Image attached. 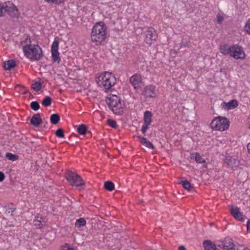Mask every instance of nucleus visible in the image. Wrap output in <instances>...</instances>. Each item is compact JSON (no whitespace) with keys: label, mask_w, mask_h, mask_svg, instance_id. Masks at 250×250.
<instances>
[{"label":"nucleus","mask_w":250,"mask_h":250,"mask_svg":"<svg viewBox=\"0 0 250 250\" xmlns=\"http://www.w3.org/2000/svg\"><path fill=\"white\" fill-rule=\"evenodd\" d=\"M107 26L103 21L96 23L93 27L91 33V40L96 45L104 44L106 38Z\"/></svg>","instance_id":"1"},{"label":"nucleus","mask_w":250,"mask_h":250,"mask_svg":"<svg viewBox=\"0 0 250 250\" xmlns=\"http://www.w3.org/2000/svg\"><path fill=\"white\" fill-rule=\"evenodd\" d=\"M30 43L29 39V44L23 47L24 55L31 61L40 60L43 56L42 48L38 44H31Z\"/></svg>","instance_id":"2"},{"label":"nucleus","mask_w":250,"mask_h":250,"mask_svg":"<svg viewBox=\"0 0 250 250\" xmlns=\"http://www.w3.org/2000/svg\"><path fill=\"white\" fill-rule=\"evenodd\" d=\"M106 103L116 115H121L123 114L124 104L117 95H111L106 98Z\"/></svg>","instance_id":"3"},{"label":"nucleus","mask_w":250,"mask_h":250,"mask_svg":"<svg viewBox=\"0 0 250 250\" xmlns=\"http://www.w3.org/2000/svg\"><path fill=\"white\" fill-rule=\"evenodd\" d=\"M97 82L100 87L107 91L115 84L116 78L111 72L106 71L98 77Z\"/></svg>","instance_id":"4"},{"label":"nucleus","mask_w":250,"mask_h":250,"mask_svg":"<svg viewBox=\"0 0 250 250\" xmlns=\"http://www.w3.org/2000/svg\"><path fill=\"white\" fill-rule=\"evenodd\" d=\"M210 126L216 130L225 131L229 128V121L226 117L218 116L212 121Z\"/></svg>","instance_id":"5"},{"label":"nucleus","mask_w":250,"mask_h":250,"mask_svg":"<svg viewBox=\"0 0 250 250\" xmlns=\"http://www.w3.org/2000/svg\"><path fill=\"white\" fill-rule=\"evenodd\" d=\"M65 177L71 185L78 187L79 189L84 188L85 183L77 173L71 171H68L66 173Z\"/></svg>","instance_id":"6"},{"label":"nucleus","mask_w":250,"mask_h":250,"mask_svg":"<svg viewBox=\"0 0 250 250\" xmlns=\"http://www.w3.org/2000/svg\"><path fill=\"white\" fill-rule=\"evenodd\" d=\"M3 5L5 13H7L11 18H18L19 16V10L13 2L8 1L4 2Z\"/></svg>","instance_id":"7"},{"label":"nucleus","mask_w":250,"mask_h":250,"mask_svg":"<svg viewBox=\"0 0 250 250\" xmlns=\"http://www.w3.org/2000/svg\"><path fill=\"white\" fill-rule=\"evenodd\" d=\"M230 56L235 59L243 60L245 58V53L241 46L237 44L231 45Z\"/></svg>","instance_id":"8"},{"label":"nucleus","mask_w":250,"mask_h":250,"mask_svg":"<svg viewBox=\"0 0 250 250\" xmlns=\"http://www.w3.org/2000/svg\"><path fill=\"white\" fill-rule=\"evenodd\" d=\"M59 42L55 40L51 45V51L52 57L54 62L60 63L61 59L59 57V52H58Z\"/></svg>","instance_id":"9"},{"label":"nucleus","mask_w":250,"mask_h":250,"mask_svg":"<svg viewBox=\"0 0 250 250\" xmlns=\"http://www.w3.org/2000/svg\"><path fill=\"white\" fill-rule=\"evenodd\" d=\"M145 42L147 44H151L152 41H156L157 35L154 29H149L145 32Z\"/></svg>","instance_id":"10"},{"label":"nucleus","mask_w":250,"mask_h":250,"mask_svg":"<svg viewBox=\"0 0 250 250\" xmlns=\"http://www.w3.org/2000/svg\"><path fill=\"white\" fill-rule=\"evenodd\" d=\"M229 245H227V240H224L223 241L220 242L218 244H216L217 247L220 249L218 250H232L234 249V244L231 239H229Z\"/></svg>","instance_id":"11"},{"label":"nucleus","mask_w":250,"mask_h":250,"mask_svg":"<svg viewBox=\"0 0 250 250\" xmlns=\"http://www.w3.org/2000/svg\"><path fill=\"white\" fill-rule=\"evenodd\" d=\"M230 212L235 219L241 222L244 221L243 215L240 211L239 208L237 207H231L230 209Z\"/></svg>","instance_id":"12"},{"label":"nucleus","mask_w":250,"mask_h":250,"mask_svg":"<svg viewBox=\"0 0 250 250\" xmlns=\"http://www.w3.org/2000/svg\"><path fill=\"white\" fill-rule=\"evenodd\" d=\"M144 95L147 97H155L156 96L155 86L150 85L145 88Z\"/></svg>","instance_id":"13"},{"label":"nucleus","mask_w":250,"mask_h":250,"mask_svg":"<svg viewBox=\"0 0 250 250\" xmlns=\"http://www.w3.org/2000/svg\"><path fill=\"white\" fill-rule=\"evenodd\" d=\"M129 81L135 89L138 88L140 86V84L142 82L141 76L137 74H134L131 76L130 78Z\"/></svg>","instance_id":"14"},{"label":"nucleus","mask_w":250,"mask_h":250,"mask_svg":"<svg viewBox=\"0 0 250 250\" xmlns=\"http://www.w3.org/2000/svg\"><path fill=\"white\" fill-rule=\"evenodd\" d=\"M42 122V120L39 113L34 114L30 121V124L35 127L39 126Z\"/></svg>","instance_id":"15"},{"label":"nucleus","mask_w":250,"mask_h":250,"mask_svg":"<svg viewBox=\"0 0 250 250\" xmlns=\"http://www.w3.org/2000/svg\"><path fill=\"white\" fill-rule=\"evenodd\" d=\"M222 105L225 109L230 110L236 108L238 105V102L236 100H232L228 103L223 102Z\"/></svg>","instance_id":"16"},{"label":"nucleus","mask_w":250,"mask_h":250,"mask_svg":"<svg viewBox=\"0 0 250 250\" xmlns=\"http://www.w3.org/2000/svg\"><path fill=\"white\" fill-rule=\"evenodd\" d=\"M225 163L226 164L228 167L233 169L238 165V161L234 158L231 157H227L225 160Z\"/></svg>","instance_id":"17"},{"label":"nucleus","mask_w":250,"mask_h":250,"mask_svg":"<svg viewBox=\"0 0 250 250\" xmlns=\"http://www.w3.org/2000/svg\"><path fill=\"white\" fill-rule=\"evenodd\" d=\"M205 250H217V245L211 242V241L205 240L203 243Z\"/></svg>","instance_id":"18"},{"label":"nucleus","mask_w":250,"mask_h":250,"mask_svg":"<svg viewBox=\"0 0 250 250\" xmlns=\"http://www.w3.org/2000/svg\"><path fill=\"white\" fill-rule=\"evenodd\" d=\"M220 51L224 55H230L231 52V46H229L227 44H224L220 46Z\"/></svg>","instance_id":"19"},{"label":"nucleus","mask_w":250,"mask_h":250,"mask_svg":"<svg viewBox=\"0 0 250 250\" xmlns=\"http://www.w3.org/2000/svg\"><path fill=\"white\" fill-rule=\"evenodd\" d=\"M16 66V62L14 60H10L3 62V67L6 70H10Z\"/></svg>","instance_id":"20"},{"label":"nucleus","mask_w":250,"mask_h":250,"mask_svg":"<svg viewBox=\"0 0 250 250\" xmlns=\"http://www.w3.org/2000/svg\"><path fill=\"white\" fill-rule=\"evenodd\" d=\"M140 142L141 144L145 145L146 147H147L151 149H154L155 147L153 146V145L151 143L150 141H149L146 138L141 137V136H138Z\"/></svg>","instance_id":"21"},{"label":"nucleus","mask_w":250,"mask_h":250,"mask_svg":"<svg viewBox=\"0 0 250 250\" xmlns=\"http://www.w3.org/2000/svg\"><path fill=\"white\" fill-rule=\"evenodd\" d=\"M152 113L149 111H146L144 113V123L150 125L152 122Z\"/></svg>","instance_id":"22"},{"label":"nucleus","mask_w":250,"mask_h":250,"mask_svg":"<svg viewBox=\"0 0 250 250\" xmlns=\"http://www.w3.org/2000/svg\"><path fill=\"white\" fill-rule=\"evenodd\" d=\"M77 131L80 135H84L87 133H89L90 134H91L90 132H87V127L84 124H82L78 126Z\"/></svg>","instance_id":"23"},{"label":"nucleus","mask_w":250,"mask_h":250,"mask_svg":"<svg viewBox=\"0 0 250 250\" xmlns=\"http://www.w3.org/2000/svg\"><path fill=\"white\" fill-rule=\"evenodd\" d=\"M191 158H195V161L198 163H205V160L198 153H192L191 154Z\"/></svg>","instance_id":"24"},{"label":"nucleus","mask_w":250,"mask_h":250,"mask_svg":"<svg viewBox=\"0 0 250 250\" xmlns=\"http://www.w3.org/2000/svg\"><path fill=\"white\" fill-rule=\"evenodd\" d=\"M50 120L52 124L57 125L60 120V116L57 113L53 114L50 116Z\"/></svg>","instance_id":"25"},{"label":"nucleus","mask_w":250,"mask_h":250,"mask_svg":"<svg viewBox=\"0 0 250 250\" xmlns=\"http://www.w3.org/2000/svg\"><path fill=\"white\" fill-rule=\"evenodd\" d=\"M104 188L107 190L111 191L114 189V184L111 181H107L104 184Z\"/></svg>","instance_id":"26"},{"label":"nucleus","mask_w":250,"mask_h":250,"mask_svg":"<svg viewBox=\"0 0 250 250\" xmlns=\"http://www.w3.org/2000/svg\"><path fill=\"white\" fill-rule=\"evenodd\" d=\"M179 184L182 185L183 187L188 191L190 190L191 188V184L187 180H181Z\"/></svg>","instance_id":"27"},{"label":"nucleus","mask_w":250,"mask_h":250,"mask_svg":"<svg viewBox=\"0 0 250 250\" xmlns=\"http://www.w3.org/2000/svg\"><path fill=\"white\" fill-rule=\"evenodd\" d=\"M52 101V99L50 97L46 96L42 100V104L43 106L47 107L51 105Z\"/></svg>","instance_id":"28"},{"label":"nucleus","mask_w":250,"mask_h":250,"mask_svg":"<svg viewBox=\"0 0 250 250\" xmlns=\"http://www.w3.org/2000/svg\"><path fill=\"white\" fill-rule=\"evenodd\" d=\"M13 206V204L10 203L7 205V206H6V209H5V212L6 213H8V214L10 213V214L12 216H13L14 215L13 213L16 209V208H14Z\"/></svg>","instance_id":"29"},{"label":"nucleus","mask_w":250,"mask_h":250,"mask_svg":"<svg viewBox=\"0 0 250 250\" xmlns=\"http://www.w3.org/2000/svg\"><path fill=\"white\" fill-rule=\"evenodd\" d=\"M86 224V221L83 218H80L76 220V223L75 224V226L80 228L82 227H83Z\"/></svg>","instance_id":"30"},{"label":"nucleus","mask_w":250,"mask_h":250,"mask_svg":"<svg viewBox=\"0 0 250 250\" xmlns=\"http://www.w3.org/2000/svg\"><path fill=\"white\" fill-rule=\"evenodd\" d=\"M6 157L8 160L12 161H16L19 159V156L17 155L13 154L9 152L6 153Z\"/></svg>","instance_id":"31"},{"label":"nucleus","mask_w":250,"mask_h":250,"mask_svg":"<svg viewBox=\"0 0 250 250\" xmlns=\"http://www.w3.org/2000/svg\"><path fill=\"white\" fill-rule=\"evenodd\" d=\"M31 108L35 111H37L40 108V105L37 101H33L30 104Z\"/></svg>","instance_id":"32"},{"label":"nucleus","mask_w":250,"mask_h":250,"mask_svg":"<svg viewBox=\"0 0 250 250\" xmlns=\"http://www.w3.org/2000/svg\"><path fill=\"white\" fill-rule=\"evenodd\" d=\"M32 88L35 91H38L41 90L42 88V83L40 82H36L32 84Z\"/></svg>","instance_id":"33"},{"label":"nucleus","mask_w":250,"mask_h":250,"mask_svg":"<svg viewBox=\"0 0 250 250\" xmlns=\"http://www.w3.org/2000/svg\"><path fill=\"white\" fill-rule=\"evenodd\" d=\"M244 31L250 35V18L246 22L244 27Z\"/></svg>","instance_id":"34"},{"label":"nucleus","mask_w":250,"mask_h":250,"mask_svg":"<svg viewBox=\"0 0 250 250\" xmlns=\"http://www.w3.org/2000/svg\"><path fill=\"white\" fill-rule=\"evenodd\" d=\"M49 3H52L56 5H60L63 4L65 0H44Z\"/></svg>","instance_id":"35"},{"label":"nucleus","mask_w":250,"mask_h":250,"mask_svg":"<svg viewBox=\"0 0 250 250\" xmlns=\"http://www.w3.org/2000/svg\"><path fill=\"white\" fill-rule=\"evenodd\" d=\"M55 135L60 138L64 137V131L61 128H58L55 132Z\"/></svg>","instance_id":"36"},{"label":"nucleus","mask_w":250,"mask_h":250,"mask_svg":"<svg viewBox=\"0 0 250 250\" xmlns=\"http://www.w3.org/2000/svg\"><path fill=\"white\" fill-rule=\"evenodd\" d=\"M107 123L108 125L114 128H116L117 126L116 122L113 120L108 119L107 120Z\"/></svg>","instance_id":"37"},{"label":"nucleus","mask_w":250,"mask_h":250,"mask_svg":"<svg viewBox=\"0 0 250 250\" xmlns=\"http://www.w3.org/2000/svg\"><path fill=\"white\" fill-rule=\"evenodd\" d=\"M39 216H37L36 219L34 221V225L37 226L38 228L41 229L43 225L41 222L38 221Z\"/></svg>","instance_id":"38"},{"label":"nucleus","mask_w":250,"mask_h":250,"mask_svg":"<svg viewBox=\"0 0 250 250\" xmlns=\"http://www.w3.org/2000/svg\"><path fill=\"white\" fill-rule=\"evenodd\" d=\"M4 13L3 3H0V17H3Z\"/></svg>","instance_id":"39"},{"label":"nucleus","mask_w":250,"mask_h":250,"mask_svg":"<svg viewBox=\"0 0 250 250\" xmlns=\"http://www.w3.org/2000/svg\"><path fill=\"white\" fill-rule=\"evenodd\" d=\"M62 250H74V249L71 247L70 246L67 244H65L63 246L62 248Z\"/></svg>","instance_id":"40"},{"label":"nucleus","mask_w":250,"mask_h":250,"mask_svg":"<svg viewBox=\"0 0 250 250\" xmlns=\"http://www.w3.org/2000/svg\"><path fill=\"white\" fill-rule=\"evenodd\" d=\"M217 21H218V22H219V23L222 22L224 20L223 17L221 15H220V14H218L217 15Z\"/></svg>","instance_id":"41"},{"label":"nucleus","mask_w":250,"mask_h":250,"mask_svg":"<svg viewBox=\"0 0 250 250\" xmlns=\"http://www.w3.org/2000/svg\"><path fill=\"white\" fill-rule=\"evenodd\" d=\"M5 178V175L4 174V173L1 172V171H0V182H2L4 180Z\"/></svg>","instance_id":"42"},{"label":"nucleus","mask_w":250,"mask_h":250,"mask_svg":"<svg viewBox=\"0 0 250 250\" xmlns=\"http://www.w3.org/2000/svg\"><path fill=\"white\" fill-rule=\"evenodd\" d=\"M149 124H146L145 123H144L142 128H143V129H146L147 130L149 127Z\"/></svg>","instance_id":"43"},{"label":"nucleus","mask_w":250,"mask_h":250,"mask_svg":"<svg viewBox=\"0 0 250 250\" xmlns=\"http://www.w3.org/2000/svg\"><path fill=\"white\" fill-rule=\"evenodd\" d=\"M247 227L248 230L250 232V219L247 222Z\"/></svg>","instance_id":"44"},{"label":"nucleus","mask_w":250,"mask_h":250,"mask_svg":"<svg viewBox=\"0 0 250 250\" xmlns=\"http://www.w3.org/2000/svg\"><path fill=\"white\" fill-rule=\"evenodd\" d=\"M247 149L249 153L250 154V142L247 145Z\"/></svg>","instance_id":"45"},{"label":"nucleus","mask_w":250,"mask_h":250,"mask_svg":"<svg viewBox=\"0 0 250 250\" xmlns=\"http://www.w3.org/2000/svg\"><path fill=\"white\" fill-rule=\"evenodd\" d=\"M179 250H186V248L184 246H180L179 247Z\"/></svg>","instance_id":"46"},{"label":"nucleus","mask_w":250,"mask_h":250,"mask_svg":"<svg viewBox=\"0 0 250 250\" xmlns=\"http://www.w3.org/2000/svg\"><path fill=\"white\" fill-rule=\"evenodd\" d=\"M42 221H43V218L42 217H39V218L38 219V221L42 223Z\"/></svg>","instance_id":"47"},{"label":"nucleus","mask_w":250,"mask_h":250,"mask_svg":"<svg viewBox=\"0 0 250 250\" xmlns=\"http://www.w3.org/2000/svg\"><path fill=\"white\" fill-rule=\"evenodd\" d=\"M142 131L143 133L145 135L146 132V130L143 129V128H142Z\"/></svg>","instance_id":"48"},{"label":"nucleus","mask_w":250,"mask_h":250,"mask_svg":"<svg viewBox=\"0 0 250 250\" xmlns=\"http://www.w3.org/2000/svg\"><path fill=\"white\" fill-rule=\"evenodd\" d=\"M249 123H248V125H249V127L250 128V116L249 117Z\"/></svg>","instance_id":"49"},{"label":"nucleus","mask_w":250,"mask_h":250,"mask_svg":"<svg viewBox=\"0 0 250 250\" xmlns=\"http://www.w3.org/2000/svg\"><path fill=\"white\" fill-rule=\"evenodd\" d=\"M244 248H243V247L241 246V247H240L239 248L237 249V250H243Z\"/></svg>","instance_id":"50"},{"label":"nucleus","mask_w":250,"mask_h":250,"mask_svg":"<svg viewBox=\"0 0 250 250\" xmlns=\"http://www.w3.org/2000/svg\"><path fill=\"white\" fill-rule=\"evenodd\" d=\"M250 250L248 248H244L243 250Z\"/></svg>","instance_id":"51"},{"label":"nucleus","mask_w":250,"mask_h":250,"mask_svg":"<svg viewBox=\"0 0 250 250\" xmlns=\"http://www.w3.org/2000/svg\"><path fill=\"white\" fill-rule=\"evenodd\" d=\"M229 239H226V240H227V245H229Z\"/></svg>","instance_id":"52"},{"label":"nucleus","mask_w":250,"mask_h":250,"mask_svg":"<svg viewBox=\"0 0 250 250\" xmlns=\"http://www.w3.org/2000/svg\"><path fill=\"white\" fill-rule=\"evenodd\" d=\"M213 224H213V223L211 222V223H210L209 225H210V226H213Z\"/></svg>","instance_id":"53"}]
</instances>
